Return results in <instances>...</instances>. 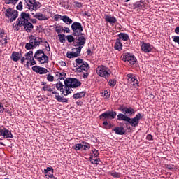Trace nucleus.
I'll list each match as a JSON object with an SVG mask.
<instances>
[{
  "label": "nucleus",
  "mask_w": 179,
  "mask_h": 179,
  "mask_svg": "<svg viewBox=\"0 0 179 179\" xmlns=\"http://www.w3.org/2000/svg\"><path fill=\"white\" fill-rule=\"evenodd\" d=\"M71 30L73 32V36H75L76 41L73 43V45H85L86 44V34L83 33V26L78 22H74L71 24Z\"/></svg>",
  "instance_id": "nucleus-1"
},
{
  "label": "nucleus",
  "mask_w": 179,
  "mask_h": 179,
  "mask_svg": "<svg viewBox=\"0 0 179 179\" xmlns=\"http://www.w3.org/2000/svg\"><path fill=\"white\" fill-rule=\"evenodd\" d=\"M64 89L62 90V94L64 96H68L71 93L69 87H79L82 85V83L76 78H67L64 80Z\"/></svg>",
  "instance_id": "nucleus-2"
},
{
  "label": "nucleus",
  "mask_w": 179,
  "mask_h": 179,
  "mask_svg": "<svg viewBox=\"0 0 179 179\" xmlns=\"http://www.w3.org/2000/svg\"><path fill=\"white\" fill-rule=\"evenodd\" d=\"M142 118V115L141 113H138L136 115V117L134 118H131L127 116L125 114L119 113L117 115L118 121H126L129 122L131 127H134V128H136L139 124V120Z\"/></svg>",
  "instance_id": "nucleus-3"
},
{
  "label": "nucleus",
  "mask_w": 179,
  "mask_h": 179,
  "mask_svg": "<svg viewBox=\"0 0 179 179\" xmlns=\"http://www.w3.org/2000/svg\"><path fill=\"white\" fill-rule=\"evenodd\" d=\"M76 68L78 72H83V78L86 79L89 76V73L90 72V67L89 66V64L83 59L78 58L76 59Z\"/></svg>",
  "instance_id": "nucleus-4"
},
{
  "label": "nucleus",
  "mask_w": 179,
  "mask_h": 179,
  "mask_svg": "<svg viewBox=\"0 0 179 179\" xmlns=\"http://www.w3.org/2000/svg\"><path fill=\"white\" fill-rule=\"evenodd\" d=\"M5 16L8 19L10 18V22L12 23V22H15V20L17 19V16H19V11L16 10H13L12 8H8Z\"/></svg>",
  "instance_id": "nucleus-5"
},
{
  "label": "nucleus",
  "mask_w": 179,
  "mask_h": 179,
  "mask_svg": "<svg viewBox=\"0 0 179 179\" xmlns=\"http://www.w3.org/2000/svg\"><path fill=\"white\" fill-rule=\"evenodd\" d=\"M117 117V112L114 110H108L101 115H100L99 118L102 121H106V120H114Z\"/></svg>",
  "instance_id": "nucleus-6"
},
{
  "label": "nucleus",
  "mask_w": 179,
  "mask_h": 179,
  "mask_svg": "<svg viewBox=\"0 0 179 179\" xmlns=\"http://www.w3.org/2000/svg\"><path fill=\"white\" fill-rule=\"evenodd\" d=\"M74 47H78L74 48L75 52H67L66 57L67 58H78L80 54V51H82V48H83V45H74Z\"/></svg>",
  "instance_id": "nucleus-7"
},
{
  "label": "nucleus",
  "mask_w": 179,
  "mask_h": 179,
  "mask_svg": "<svg viewBox=\"0 0 179 179\" xmlns=\"http://www.w3.org/2000/svg\"><path fill=\"white\" fill-rule=\"evenodd\" d=\"M96 72L98 75L105 79H108L110 76V72L107 71V67L104 66H99L96 68Z\"/></svg>",
  "instance_id": "nucleus-8"
},
{
  "label": "nucleus",
  "mask_w": 179,
  "mask_h": 179,
  "mask_svg": "<svg viewBox=\"0 0 179 179\" xmlns=\"http://www.w3.org/2000/svg\"><path fill=\"white\" fill-rule=\"evenodd\" d=\"M119 111H121L122 113H123V114L126 115H132V114H135V110H134V108L129 107H124V106H120L119 108Z\"/></svg>",
  "instance_id": "nucleus-9"
},
{
  "label": "nucleus",
  "mask_w": 179,
  "mask_h": 179,
  "mask_svg": "<svg viewBox=\"0 0 179 179\" xmlns=\"http://www.w3.org/2000/svg\"><path fill=\"white\" fill-rule=\"evenodd\" d=\"M31 38H32L33 42H34V48H36V47H38V45H40V44H41V43H47V41H45V39L43 40V38H40V37H36L33 35H31Z\"/></svg>",
  "instance_id": "nucleus-10"
},
{
  "label": "nucleus",
  "mask_w": 179,
  "mask_h": 179,
  "mask_svg": "<svg viewBox=\"0 0 179 179\" xmlns=\"http://www.w3.org/2000/svg\"><path fill=\"white\" fill-rule=\"evenodd\" d=\"M124 61L129 62L131 65H135L136 64V58L134 55H131L130 53H127L124 56Z\"/></svg>",
  "instance_id": "nucleus-11"
},
{
  "label": "nucleus",
  "mask_w": 179,
  "mask_h": 179,
  "mask_svg": "<svg viewBox=\"0 0 179 179\" xmlns=\"http://www.w3.org/2000/svg\"><path fill=\"white\" fill-rule=\"evenodd\" d=\"M32 71L36 72V73H39L40 75H44L48 72V70L44 67H40L38 66H34L32 67Z\"/></svg>",
  "instance_id": "nucleus-12"
},
{
  "label": "nucleus",
  "mask_w": 179,
  "mask_h": 179,
  "mask_svg": "<svg viewBox=\"0 0 179 179\" xmlns=\"http://www.w3.org/2000/svg\"><path fill=\"white\" fill-rule=\"evenodd\" d=\"M22 26L27 33H31L33 31V29H34V26L31 22L27 21V22H23Z\"/></svg>",
  "instance_id": "nucleus-13"
},
{
  "label": "nucleus",
  "mask_w": 179,
  "mask_h": 179,
  "mask_svg": "<svg viewBox=\"0 0 179 179\" xmlns=\"http://www.w3.org/2000/svg\"><path fill=\"white\" fill-rule=\"evenodd\" d=\"M23 57V52H13L11 55V59L15 62H17Z\"/></svg>",
  "instance_id": "nucleus-14"
},
{
  "label": "nucleus",
  "mask_w": 179,
  "mask_h": 179,
  "mask_svg": "<svg viewBox=\"0 0 179 179\" xmlns=\"http://www.w3.org/2000/svg\"><path fill=\"white\" fill-rule=\"evenodd\" d=\"M141 50L144 52H151L153 50V46L150 43H145L144 42L141 45Z\"/></svg>",
  "instance_id": "nucleus-15"
},
{
  "label": "nucleus",
  "mask_w": 179,
  "mask_h": 179,
  "mask_svg": "<svg viewBox=\"0 0 179 179\" xmlns=\"http://www.w3.org/2000/svg\"><path fill=\"white\" fill-rule=\"evenodd\" d=\"M7 37L8 36L6 34H5V31L3 30H0V38L2 39L0 41V42L1 43L2 45H6L8 43V40L6 39Z\"/></svg>",
  "instance_id": "nucleus-16"
},
{
  "label": "nucleus",
  "mask_w": 179,
  "mask_h": 179,
  "mask_svg": "<svg viewBox=\"0 0 179 179\" xmlns=\"http://www.w3.org/2000/svg\"><path fill=\"white\" fill-rule=\"evenodd\" d=\"M22 23H26L30 20V14L26 13L25 12L21 13L20 17Z\"/></svg>",
  "instance_id": "nucleus-17"
},
{
  "label": "nucleus",
  "mask_w": 179,
  "mask_h": 179,
  "mask_svg": "<svg viewBox=\"0 0 179 179\" xmlns=\"http://www.w3.org/2000/svg\"><path fill=\"white\" fill-rule=\"evenodd\" d=\"M1 136H3L4 139H7V138H13V135L12 134V131L8 130L6 128L3 129V134Z\"/></svg>",
  "instance_id": "nucleus-18"
},
{
  "label": "nucleus",
  "mask_w": 179,
  "mask_h": 179,
  "mask_svg": "<svg viewBox=\"0 0 179 179\" xmlns=\"http://www.w3.org/2000/svg\"><path fill=\"white\" fill-rule=\"evenodd\" d=\"M105 20L108 23L113 24L114 23H117V18L115 17L111 16V15H105Z\"/></svg>",
  "instance_id": "nucleus-19"
},
{
  "label": "nucleus",
  "mask_w": 179,
  "mask_h": 179,
  "mask_svg": "<svg viewBox=\"0 0 179 179\" xmlns=\"http://www.w3.org/2000/svg\"><path fill=\"white\" fill-rule=\"evenodd\" d=\"M113 131L115 134L117 135H124L125 134V129H124V127L120 126L118 127H115L113 129Z\"/></svg>",
  "instance_id": "nucleus-20"
},
{
  "label": "nucleus",
  "mask_w": 179,
  "mask_h": 179,
  "mask_svg": "<svg viewBox=\"0 0 179 179\" xmlns=\"http://www.w3.org/2000/svg\"><path fill=\"white\" fill-rule=\"evenodd\" d=\"M34 17H35V19H38V20H40L41 22L43 20H48V17H47V16L44 15L41 13H36L34 15Z\"/></svg>",
  "instance_id": "nucleus-21"
},
{
  "label": "nucleus",
  "mask_w": 179,
  "mask_h": 179,
  "mask_svg": "<svg viewBox=\"0 0 179 179\" xmlns=\"http://www.w3.org/2000/svg\"><path fill=\"white\" fill-rule=\"evenodd\" d=\"M60 17H61V20H62L64 23H66V24H69V25L72 24V23L73 22L72 19L69 18L68 15H62Z\"/></svg>",
  "instance_id": "nucleus-22"
},
{
  "label": "nucleus",
  "mask_w": 179,
  "mask_h": 179,
  "mask_svg": "<svg viewBox=\"0 0 179 179\" xmlns=\"http://www.w3.org/2000/svg\"><path fill=\"white\" fill-rule=\"evenodd\" d=\"M38 61L40 64H48V56L45 54L42 55L40 57H38Z\"/></svg>",
  "instance_id": "nucleus-23"
},
{
  "label": "nucleus",
  "mask_w": 179,
  "mask_h": 179,
  "mask_svg": "<svg viewBox=\"0 0 179 179\" xmlns=\"http://www.w3.org/2000/svg\"><path fill=\"white\" fill-rule=\"evenodd\" d=\"M114 48L117 51H122V43H121V41L120 39H116Z\"/></svg>",
  "instance_id": "nucleus-24"
},
{
  "label": "nucleus",
  "mask_w": 179,
  "mask_h": 179,
  "mask_svg": "<svg viewBox=\"0 0 179 179\" xmlns=\"http://www.w3.org/2000/svg\"><path fill=\"white\" fill-rule=\"evenodd\" d=\"M26 6L29 10H33V6H34V0H24Z\"/></svg>",
  "instance_id": "nucleus-25"
},
{
  "label": "nucleus",
  "mask_w": 179,
  "mask_h": 179,
  "mask_svg": "<svg viewBox=\"0 0 179 179\" xmlns=\"http://www.w3.org/2000/svg\"><path fill=\"white\" fill-rule=\"evenodd\" d=\"M133 86H134V87H136V86H138L139 85V82L138 81V80L136 79V78H135V76H134L133 77H131L129 80H128Z\"/></svg>",
  "instance_id": "nucleus-26"
},
{
  "label": "nucleus",
  "mask_w": 179,
  "mask_h": 179,
  "mask_svg": "<svg viewBox=\"0 0 179 179\" xmlns=\"http://www.w3.org/2000/svg\"><path fill=\"white\" fill-rule=\"evenodd\" d=\"M86 92H80L73 95V99L78 100V99H82V97H85Z\"/></svg>",
  "instance_id": "nucleus-27"
},
{
  "label": "nucleus",
  "mask_w": 179,
  "mask_h": 179,
  "mask_svg": "<svg viewBox=\"0 0 179 179\" xmlns=\"http://www.w3.org/2000/svg\"><path fill=\"white\" fill-rule=\"evenodd\" d=\"M55 99L59 103H68V99L61 96V95H55Z\"/></svg>",
  "instance_id": "nucleus-28"
},
{
  "label": "nucleus",
  "mask_w": 179,
  "mask_h": 179,
  "mask_svg": "<svg viewBox=\"0 0 179 179\" xmlns=\"http://www.w3.org/2000/svg\"><path fill=\"white\" fill-rule=\"evenodd\" d=\"M41 54H42V55H43V54H45V53H44V51H43V50H41V49L38 50L35 52V54H34V58H35V59L38 60V58H40V57H41V56H40V55H41Z\"/></svg>",
  "instance_id": "nucleus-29"
},
{
  "label": "nucleus",
  "mask_w": 179,
  "mask_h": 179,
  "mask_svg": "<svg viewBox=\"0 0 179 179\" xmlns=\"http://www.w3.org/2000/svg\"><path fill=\"white\" fill-rule=\"evenodd\" d=\"M40 8H41V4L40 3V2L34 0L32 10H35L36 12L38 10V9H40Z\"/></svg>",
  "instance_id": "nucleus-30"
},
{
  "label": "nucleus",
  "mask_w": 179,
  "mask_h": 179,
  "mask_svg": "<svg viewBox=\"0 0 179 179\" xmlns=\"http://www.w3.org/2000/svg\"><path fill=\"white\" fill-rule=\"evenodd\" d=\"M56 89L57 90H59L62 93V90L65 89V85L61 83V81H59L58 83H56Z\"/></svg>",
  "instance_id": "nucleus-31"
},
{
  "label": "nucleus",
  "mask_w": 179,
  "mask_h": 179,
  "mask_svg": "<svg viewBox=\"0 0 179 179\" xmlns=\"http://www.w3.org/2000/svg\"><path fill=\"white\" fill-rule=\"evenodd\" d=\"M65 75H66V73L62 72V73H59V72H56L55 73V78H57V80H61V79H64V78H65Z\"/></svg>",
  "instance_id": "nucleus-32"
},
{
  "label": "nucleus",
  "mask_w": 179,
  "mask_h": 179,
  "mask_svg": "<svg viewBox=\"0 0 179 179\" xmlns=\"http://www.w3.org/2000/svg\"><path fill=\"white\" fill-rule=\"evenodd\" d=\"M119 38L123 40V41H127L129 40V36L127 34L120 33L119 34Z\"/></svg>",
  "instance_id": "nucleus-33"
},
{
  "label": "nucleus",
  "mask_w": 179,
  "mask_h": 179,
  "mask_svg": "<svg viewBox=\"0 0 179 179\" xmlns=\"http://www.w3.org/2000/svg\"><path fill=\"white\" fill-rule=\"evenodd\" d=\"M23 21L21 20L20 17H19L17 19V20L16 21V25L15 27L17 29V30H19V29H20V27H22V26H23Z\"/></svg>",
  "instance_id": "nucleus-34"
},
{
  "label": "nucleus",
  "mask_w": 179,
  "mask_h": 179,
  "mask_svg": "<svg viewBox=\"0 0 179 179\" xmlns=\"http://www.w3.org/2000/svg\"><path fill=\"white\" fill-rule=\"evenodd\" d=\"M81 143L83 148V150H90V144H89V143H87L85 141H82Z\"/></svg>",
  "instance_id": "nucleus-35"
},
{
  "label": "nucleus",
  "mask_w": 179,
  "mask_h": 179,
  "mask_svg": "<svg viewBox=\"0 0 179 179\" xmlns=\"http://www.w3.org/2000/svg\"><path fill=\"white\" fill-rule=\"evenodd\" d=\"M19 2V0H6V5H16Z\"/></svg>",
  "instance_id": "nucleus-36"
},
{
  "label": "nucleus",
  "mask_w": 179,
  "mask_h": 179,
  "mask_svg": "<svg viewBox=\"0 0 179 179\" xmlns=\"http://www.w3.org/2000/svg\"><path fill=\"white\" fill-rule=\"evenodd\" d=\"M66 38L69 43H75V40H76L72 35H68Z\"/></svg>",
  "instance_id": "nucleus-37"
},
{
  "label": "nucleus",
  "mask_w": 179,
  "mask_h": 179,
  "mask_svg": "<svg viewBox=\"0 0 179 179\" xmlns=\"http://www.w3.org/2000/svg\"><path fill=\"white\" fill-rule=\"evenodd\" d=\"M25 57L29 58V61H31V58H33V51L30 50L26 53Z\"/></svg>",
  "instance_id": "nucleus-38"
},
{
  "label": "nucleus",
  "mask_w": 179,
  "mask_h": 179,
  "mask_svg": "<svg viewBox=\"0 0 179 179\" xmlns=\"http://www.w3.org/2000/svg\"><path fill=\"white\" fill-rule=\"evenodd\" d=\"M104 122H103V125H104L106 129H110V128L113 127V125L111 124V123H108V122L103 120Z\"/></svg>",
  "instance_id": "nucleus-39"
},
{
  "label": "nucleus",
  "mask_w": 179,
  "mask_h": 179,
  "mask_svg": "<svg viewBox=\"0 0 179 179\" xmlns=\"http://www.w3.org/2000/svg\"><path fill=\"white\" fill-rule=\"evenodd\" d=\"M51 173V174L54 173V169L52 167H47L46 169H44V173L48 174V173Z\"/></svg>",
  "instance_id": "nucleus-40"
},
{
  "label": "nucleus",
  "mask_w": 179,
  "mask_h": 179,
  "mask_svg": "<svg viewBox=\"0 0 179 179\" xmlns=\"http://www.w3.org/2000/svg\"><path fill=\"white\" fill-rule=\"evenodd\" d=\"M83 148V145L81 143H78L76 144L75 146H73V148L75 149V150L78 151V150H80V149H82Z\"/></svg>",
  "instance_id": "nucleus-41"
},
{
  "label": "nucleus",
  "mask_w": 179,
  "mask_h": 179,
  "mask_svg": "<svg viewBox=\"0 0 179 179\" xmlns=\"http://www.w3.org/2000/svg\"><path fill=\"white\" fill-rule=\"evenodd\" d=\"M59 40L60 43H64L65 41V34H58Z\"/></svg>",
  "instance_id": "nucleus-42"
},
{
  "label": "nucleus",
  "mask_w": 179,
  "mask_h": 179,
  "mask_svg": "<svg viewBox=\"0 0 179 179\" xmlns=\"http://www.w3.org/2000/svg\"><path fill=\"white\" fill-rule=\"evenodd\" d=\"M16 9L17 10H19L20 12H22V10H23V4L22 3V1H20L17 4V6H16Z\"/></svg>",
  "instance_id": "nucleus-43"
},
{
  "label": "nucleus",
  "mask_w": 179,
  "mask_h": 179,
  "mask_svg": "<svg viewBox=\"0 0 179 179\" xmlns=\"http://www.w3.org/2000/svg\"><path fill=\"white\" fill-rule=\"evenodd\" d=\"M90 162L92 164H99V159L96 158L95 159H93V157H90Z\"/></svg>",
  "instance_id": "nucleus-44"
},
{
  "label": "nucleus",
  "mask_w": 179,
  "mask_h": 179,
  "mask_svg": "<svg viewBox=\"0 0 179 179\" xmlns=\"http://www.w3.org/2000/svg\"><path fill=\"white\" fill-rule=\"evenodd\" d=\"M42 90L44 92H52V89H51V87H50V85H48L43 86L42 87Z\"/></svg>",
  "instance_id": "nucleus-45"
},
{
  "label": "nucleus",
  "mask_w": 179,
  "mask_h": 179,
  "mask_svg": "<svg viewBox=\"0 0 179 179\" xmlns=\"http://www.w3.org/2000/svg\"><path fill=\"white\" fill-rule=\"evenodd\" d=\"M108 83H109V86L114 87V86L117 85V80H115V79H112L109 80Z\"/></svg>",
  "instance_id": "nucleus-46"
},
{
  "label": "nucleus",
  "mask_w": 179,
  "mask_h": 179,
  "mask_svg": "<svg viewBox=\"0 0 179 179\" xmlns=\"http://www.w3.org/2000/svg\"><path fill=\"white\" fill-rule=\"evenodd\" d=\"M25 48L26 50H33V48H34V45L27 43L25 45Z\"/></svg>",
  "instance_id": "nucleus-47"
},
{
  "label": "nucleus",
  "mask_w": 179,
  "mask_h": 179,
  "mask_svg": "<svg viewBox=\"0 0 179 179\" xmlns=\"http://www.w3.org/2000/svg\"><path fill=\"white\" fill-rule=\"evenodd\" d=\"M112 177H114V178H120L121 177V173L113 172L111 173Z\"/></svg>",
  "instance_id": "nucleus-48"
},
{
  "label": "nucleus",
  "mask_w": 179,
  "mask_h": 179,
  "mask_svg": "<svg viewBox=\"0 0 179 179\" xmlns=\"http://www.w3.org/2000/svg\"><path fill=\"white\" fill-rule=\"evenodd\" d=\"M135 8H138L139 9H142V6H143V3L136 2L134 4Z\"/></svg>",
  "instance_id": "nucleus-49"
},
{
  "label": "nucleus",
  "mask_w": 179,
  "mask_h": 179,
  "mask_svg": "<svg viewBox=\"0 0 179 179\" xmlns=\"http://www.w3.org/2000/svg\"><path fill=\"white\" fill-rule=\"evenodd\" d=\"M47 80H48V82H54V77L51 74H48Z\"/></svg>",
  "instance_id": "nucleus-50"
},
{
  "label": "nucleus",
  "mask_w": 179,
  "mask_h": 179,
  "mask_svg": "<svg viewBox=\"0 0 179 179\" xmlns=\"http://www.w3.org/2000/svg\"><path fill=\"white\" fill-rule=\"evenodd\" d=\"M42 45L45 46V48L47 51H50V44H48V42L42 43Z\"/></svg>",
  "instance_id": "nucleus-51"
},
{
  "label": "nucleus",
  "mask_w": 179,
  "mask_h": 179,
  "mask_svg": "<svg viewBox=\"0 0 179 179\" xmlns=\"http://www.w3.org/2000/svg\"><path fill=\"white\" fill-rule=\"evenodd\" d=\"M91 156L92 157H93V156H94V157H99V151L94 150V151H92Z\"/></svg>",
  "instance_id": "nucleus-52"
},
{
  "label": "nucleus",
  "mask_w": 179,
  "mask_h": 179,
  "mask_svg": "<svg viewBox=\"0 0 179 179\" xmlns=\"http://www.w3.org/2000/svg\"><path fill=\"white\" fill-rule=\"evenodd\" d=\"M64 28L62 27H56V32L61 33V31H63Z\"/></svg>",
  "instance_id": "nucleus-53"
},
{
  "label": "nucleus",
  "mask_w": 179,
  "mask_h": 179,
  "mask_svg": "<svg viewBox=\"0 0 179 179\" xmlns=\"http://www.w3.org/2000/svg\"><path fill=\"white\" fill-rule=\"evenodd\" d=\"M104 96L105 97H106V99H109V97L111 96V92L108 91H105Z\"/></svg>",
  "instance_id": "nucleus-54"
},
{
  "label": "nucleus",
  "mask_w": 179,
  "mask_h": 179,
  "mask_svg": "<svg viewBox=\"0 0 179 179\" xmlns=\"http://www.w3.org/2000/svg\"><path fill=\"white\" fill-rule=\"evenodd\" d=\"M61 16L62 15H59L58 14L55 15L54 18L55 22H58V20H59V18L61 19Z\"/></svg>",
  "instance_id": "nucleus-55"
},
{
  "label": "nucleus",
  "mask_w": 179,
  "mask_h": 179,
  "mask_svg": "<svg viewBox=\"0 0 179 179\" xmlns=\"http://www.w3.org/2000/svg\"><path fill=\"white\" fill-rule=\"evenodd\" d=\"M5 111V108L3 107V105H2L1 103H0V113L2 114Z\"/></svg>",
  "instance_id": "nucleus-56"
},
{
  "label": "nucleus",
  "mask_w": 179,
  "mask_h": 179,
  "mask_svg": "<svg viewBox=\"0 0 179 179\" xmlns=\"http://www.w3.org/2000/svg\"><path fill=\"white\" fill-rule=\"evenodd\" d=\"M21 64H23L25 61H29V57H21Z\"/></svg>",
  "instance_id": "nucleus-57"
},
{
  "label": "nucleus",
  "mask_w": 179,
  "mask_h": 179,
  "mask_svg": "<svg viewBox=\"0 0 179 179\" xmlns=\"http://www.w3.org/2000/svg\"><path fill=\"white\" fill-rule=\"evenodd\" d=\"M31 62H30V66H33V65H36V60H34V58L32 57L31 59Z\"/></svg>",
  "instance_id": "nucleus-58"
},
{
  "label": "nucleus",
  "mask_w": 179,
  "mask_h": 179,
  "mask_svg": "<svg viewBox=\"0 0 179 179\" xmlns=\"http://www.w3.org/2000/svg\"><path fill=\"white\" fill-rule=\"evenodd\" d=\"M146 139H148V141H152V139H153V136H152V134H148Z\"/></svg>",
  "instance_id": "nucleus-59"
},
{
  "label": "nucleus",
  "mask_w": 179,
  "mask_h": 179,
  "mask_svg": "<svg viewBox=\"0 0 179 179\" xmlns=\"http://www.w3.org/2000/svg\"><path fill=\"white\" fill-rule=\"evenodd\" d=\"M60 66H66V63L64 61L59 62Z\"/></svg>",
  "instance_id": "nucleus-60"
},
{
  "label": "nucleus",
  "mask_w": 179,
  "mask_h": 179,
  "mask_svg": "<svg viewBox=\"0 0 179 179\" xmlns=\"http://www.w3.org/2000/svg\"><path fill=\"white\" fill-rule=\"evenodd\" d=\"M84 16H87L88 17H90V16H92V14L87 11H85L84 13Z\"/></svg>",
  "instance_id": "nucleus-61"
},
{
  "label": "nucleus",
  "mask_w": 179,
  "mask_h": 179,
  "mask_svg": "<svg viewBox=\"0 0 179 179\" xmlns=\"http://www.w3.org/2000/svg\"><path fill=\"white\" fill-rule=\"evenodd\" d=\"M48 178L51 179H57V178L54 176V173H50V175H48Z\"/></svg>",
  "instance_id": "nucleus-62"
},
{
  "label": "nucleus",
  "mask_w": 179,
  "mask_h": 179,
  "mask_svg": "<svg viewBox=\"0 0 179 179\" xmlns=\"http://www.w3.org/2000/svg\"><path fill=\"white\" fill-rule=\"evenodd\" d=\"M87 55H93V52H92V50L88 49L87 51Z\"/></svg>",
  "instance_id": "nucleus-63"
},
{
  "label": "nucleus",
  "mask_w": 179,
  "mask_h": 179,
  "mask_svg": "<svg viewBox=\"0 0 179 179\" xmlns=\"http://www.w3.org/2000/svg\"><path fill=\"white\" fill-rule=\"evenodd\" d=\"M175 33L176 34H179V27H177L176 29H175Z\"/></svg>",
  "instance_id": "nucleus-64"
}]
</instances>
